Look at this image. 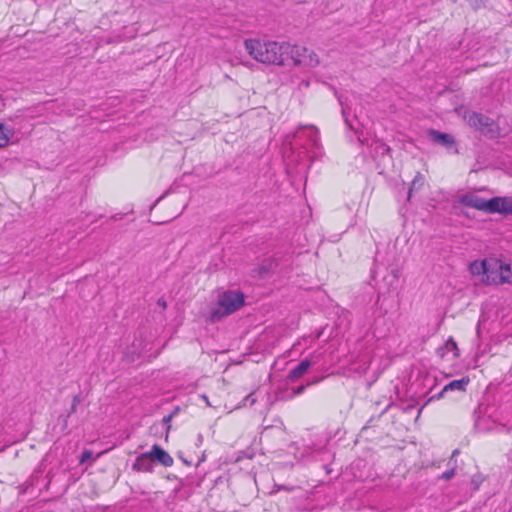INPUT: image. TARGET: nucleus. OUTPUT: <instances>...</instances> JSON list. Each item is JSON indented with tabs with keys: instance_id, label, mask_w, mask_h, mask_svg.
Returning a JSON list of instances; mask_svg holds the SVG:
<instances>
[{
	"instance_id": "0eeeda50",
	"label": "nucleus",
	"mask_w": 512,
	"mask_h": 512,
	"mask_svg": "<svg viewBox=\"0 0 512 512\" xmlns=\"http://www.w3.org/2000/svg\"><path fill=\"white\" fill-rule=\"evenodd\" d=\"M428 134L431 141H433L434 143L444 146L449 151H452L455 154L458 153L455 139L452 135L434 129L429 130Z\"/></svg>"
},
{
	"instance_id": "6e6552de",
	"label": "nucleus",
	"mask_w": 512,
	"mask_h": 512,
	"mask_svg": "<svg viewBox=\"0 0 512 512\" xmlns=\"http://www.w3.org/2000/svg\"><path fill=\"white\" fill-rule=\"evenodd\" d=\"M318 362L317 355H311L309 359H304L300 361L293 369L289 371L288 378L291 381H295L303 376L307 370Z\"/></svg>"
},
{
	"instance_id": "9b49d317",
	"label": "nucleus",
	"mask_w": 512,
	"mask_h": 512,
	"mask_svg": "<svg viewBox=\"0 0 512 512\" xmlns=\"http://www.w3.org/2000/svg\"><path fill=\"white\" fill-rule=\"evenodd\" d=\"M153 458L149 452H145L136 457L133 463V470L138 472H152L153 471Z\"/></svg>"
},
{
	"instance_id": "2eb2a0df",
	"label": "nucleus",
	"mask_w": 512,
	"mask_h": 512,
	"mask_svg": "<svg viewBox=\"0 0 512 512\" xmlns=\"http://www.w3.org/2000/svg\"><path fill=\"white\" fill-rule=\"evenodd\" d=\"M437 352L442 358L448 357L450 354L452 359H455L459 356L457 343L452 337H449L444 345L437 350Z\"/></svg>"
},
{
	"instance_id": "423d86ee",
	"label": "nucleus",
	"mask_w": 512,
	"mask_h": 512,
	"mask_svg": "<svg viewBox=\"0 0 512 512\" xmlns=\"http://www.w3.org/2000/svg\"><path fill=\"white\" fill-rule=\"evenodd\" d=\"M465 119L471 127L483 132L490 131V127L493 125V120L490 117L477 112H468Z\"/></svg>"
},
{
	"instance_id": "412c9836",
	"label": "nucleus",
	"mask_w": 512,
	"mask_h": 512,
	"mask_svg": "<svg viewBox=\"0 0 512 512\" xmlns=\"http://www.w3.org/2000/svg\"><path fill=\"white\" fill-rule=\"evenodd\" d=\"M454 475H455V469L451 468V469L443 472L439 478L443 479L445 481H448V480L452 479L454 477Z\"/></svg>"
},
{
	"instance_id": "1a4fd4ad",
	"label": "nucleus",
	"mask_w": 512,
	"mask_h": 512,
	"mask_svg": "<svg viewBox=\"0 0 512 512\" xmlns=\"http://www.w3.org/2000/svg\"><path fill=\"white\" fill-rule=\"evenodd\" d=\"M295 138L302 139L307 138L310 144L317 148L320 143L319 131L314 126H304L299 128L294 135Z\"/></svg>"
},
{
	"instance_id": "20e7f679",
	"label": "nucleus",
	"mask_w": 512,
	"mask_h": 512,
	"mask_svg": "<svg viewBox=\"0 0 512 512\" xmlns=\"http://www.w3.org/2000/svg\"><path fill=\"white\" fill-rule=\"evenodd\" d=\"M494 259L489 260H475L469 265V271L474 276H482V281L490 283V279L494 282L495 277L493 276L496 272V266L492 264Z\"/></svg>"
},
{
	"instance_id": "aec40b11",
	"label": "nucleus",
	"mask_w": 512,
	"mask_h": 512,
	"mask_svg": "<svg viewBox=\"0 0 512 512\" xmlns=\"http://www.w3.org/2000/svg\"><path fill=\"white\" fill-rule=\"evenodd\" d=\"M256 401L257 398L255 392H252L243 399L242 406H252L256 403Z\"/></svg>"
},
{
	"instance_id": "f3484780",
	"label": "nucleus",
	"mask_w": 512,
	"mask_h": 512,
	"mask_svg": "<svg viewBox=\"0 0 512 512\" xmlns=\"http://www.w3.org/2000/svg\"><path fill=\"white\" fill-rule=\"evenodd\" d=\"M338 100L342 107V115L344 117L347 127H349V129L351 130H355V132L358 133L357 129L353 126L352 122L348 118V115L350 114V107L348 106V104L346 103L342 96H338Z\"/></svg>"
},
{
	"instance_id": "b1692460",
	"label": "nucleus",
	"mask_w": 512,
	"mask_h": 512,
	"mask_svg": "<svg viewBox=\"0 0 512 512\" xmlns=\"http://www.w3.org/2000/svg\"><path fill=\"white\" fill-rule=\"evenodd\" d=\"M93 452L90 450H84L81 454L80 462L84 463L88 461L90 458H92Z\"/></svg>"
},
{
	"instance_id": "f257e3e1",
	"label": "nucleus",
	"mask_w": 512,
	"mask_h": 512,
	"mask_svg": "<svg viewBox=\"0 0 512 512\" xmlns=\"http://www.w3.org/2000/svg\"><path fill=\"white\" fill-rule=\"evenodd\" d=\"M244 46L248 54L256 61L264 64L285 65L289 43L277 41H262L259 39H247Z\"/></svg>"
},
{
	"instance_id": "9d476101",
	"label": "nucleus",
	"mask_w": 512,
	"mask_h": 512,
	"mask_svg": "<svg viewBox=\"0 0 512 512\" xmlns=\"http://www.w3.org/2000/svg\"><path fill=\"white\" fill-rule=\"evenodd\" d=\"M492 264L496 266V272L499 276L500 283L512 284V262L504 263L501 260H493Z\"/></svg>"
},
{
	"instance_id": "f8f14e48",
	"label": "nucleus",
	"mask_w": 512,
	"mask_h": 512,
	"mask_svg": "<svg viewBox=\"0 0 512 512\" xmlns=\"http://www.w3.org/2000/svg\"><path fill=\"white\" fill-rule=\"evenodd\" d=\"M469 382H470L469 377H462L461 379L452 380L442 388L441 392L437 396H432L431 399H434V398L439 399L440 397L443 396L444 393L449 392V391L463 392L466 390Z\"/></svg>"
},
{
	"instance_id": "4468645a",
	"label": "nucleus",
	"mask_w": 512,
	"mask_h": 512,
	"mask_svg": "<svg viewBox=\"0 0 512 512\" xmlns=\"http://www.w3.org/2000/svg\"><path fill=\"white\" fill-rule=\"evenodd\" d=\"M494 206L491 207V213H502L512 215V199L508 197H493Z\"/></svg>"
},
{
	"instance_id": "7ed1b4c3",
	"label": "nucleus",
	"mask_w": 512,
	"mask_h": 512,
	"mask_svg": "<svg viewBox=\"0 0 512 512\" xmlns=\"http://www.w3.org/2000/svg\"><path fill=\"white\" fill-rule=\"evenodd\" d=\"M286 52L287 63L292 61L294 65H301L305 67H315L319 64L317 54L306 47L289 44V49H287Z\"/></svg>"
},
{
	"instance_id": "a878e982",
	"label": "nucleus",
	"mask_w": 512,
	"mask_h": 512,
	"mask_svg": "<svg viewBox=\"0 0 512 512\" xmlns=\"http://www.w3.org/2000/svg\"><path fill=\"white\" fill-rule=\"evenodd\" d=\"M458 453L457 450H454L453 453H452V458Z\"/></svg>"
},
{
	"instance_id": "393cba45",
	"label": "nucleus",
	"mask_w": 512,
	"mask_h": 512,
	"mask_svg": "<svg viewBox=\"0 0 512 512\" xmlns=\"http://www.w3.org/2000/svg\"><path fill=\"white\" fill-rule=\"evenodd\" d=\"M171 418H172V415H171V414H170V415H168V416H165V417L163 418V422H164V423H168V422L171 420Z\"/></svg>"
},
{
	"instance_id": "39448f33",
	"label": "nucleus",
	"mask_w": 512,
	"mask_h": 512,
	"mask_svg": "<svg viewBox=\"0 0 512 512\" xmlns=\"http://www.w3.org/2000/svg\"><path fill=\"white\" fill-rule=\"evenodd\" d=\"M459 201L467 207L475 208L480 211L491 213V207L494 206L492 198L486 200L474 193H466L460 196Z\"/></svg>"
},
{
	"instance_id": "5701e85b",
	"label": "nucleus",
	"mask_w": 512,
	"mask_h": 512,
	"mask_svg": "<svg viewBox=\"0 0 512 512\" xmlns=\"http://www.w3.org/2000/svg\"><path fill=\"white\" fill-rule=\"evenodd\" d=\"M473 9L477 10L484 6L487 0H468Z\"/></svg>"
},
{
	"instance_id": "ddd939ff",
	"label": "nucleus",
	"mask_w": 512,
	"mask_h": 512,
	"mask_svg": "<svg viewBox=\"0 0 512 512\" xmlns=\"http://www.w3.org/2000/svg\"><path fill=\"white\" fill-rule=\"evenodd\" d=\"M153 461L159 462L164 467H171L173 465V458L158 444H154L150 451Z\"/></svg>"
},
{
	"instance_id": "dca6fc26",
	"label": "nucleus",
	"mask_w": 512,
	"mask_h": 512,
	"mask_svg": "<svg viewBox=\"0 0 512 512\" xmlns=\"http://www.w3.org/2000/svg\"><path fill=\"white\" fill-rule=\"evenodd\" d=\"M399 280V271L397 269H392L386 276L383 278V282L386 286V289L389 291L390 289H395Z\"/></svg>"
},
{
	"instance_id": "6ab92c4d",
	"label": "nucleus",
	"mask_w": 512,
	"mask_h": 512,
	"mask_svg": "<svg viewBox=\"0 0 512 512\" xmlns=\"http://www.w3.org/2000/svg\"><path fill=\"white\" fill-rule=\"evenodd\" d=\"M11 136V130H9L4 124H0V148L8 144Z\"/></svg>"
},
{
	"instance_id": "f03ea898",
	"label": "nucleus",
	"mask_w": 512,
	"mask_h": 512,
	"mask_svg": "<svg viewBox=\"0 0 512 512\" xmlns=\"http://www.w3.org/2000/svg\"><path fill=\"white\" fill-rule=\"evenodd\" d=\"M245 302L244 294L239 290H227L219 293L216 306L210 310L211 321L221 320L239 310Z\"/></svg>"
},
{
	"instance_id": "4be33fe9",
	"label": "nucleus",
	"mask_w": 512,
	"mask_h": 512,
	"mask_svg": "<svg viewBox=\"0 0 512 512\" xmlns=\"http://www.w3.org/2000/svg\"><path fill=\"white\" fill-rule=\"evenodd\" d=\"M81 399L79 395H75L72 399V405L69 411V415L74 413L77 409V405L80 403Z\"/></svg>"
},
{
	"instance_id": "a211bd4d",
	"label": "nucleus",
	"mask_w": 512,
	"mask_h": 512,
	"mask_svg": "<svg viewBox=\"0 0 512 512\" xmlns=\"http://www.w3.org/2000/svg\"><path fill=\"white\" fill-rule=\"evenodd\" d=\"M424 183H425V177L420 172H418L414 176V178L411 182V186H410L409 192H408V198L411 197L413 191H418L419 189H421L423 187Z\"/></svg>"
}]
</instances>
